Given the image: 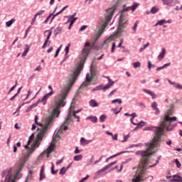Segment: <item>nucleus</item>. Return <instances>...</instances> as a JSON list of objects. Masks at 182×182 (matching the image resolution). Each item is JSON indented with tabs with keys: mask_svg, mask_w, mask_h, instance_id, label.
I'll use <instances>...</instances> for the list:
<instances>
[{
	"mask_svg": "<svg viewBox=\"0 0 182 182\" xmlns=\"http://www.w3.org/2000/svg\"><path fill=\"white\" fill-rule=\"evenodd\" d=\"M55 165L53 164V163H52V167H51V173L52 174H56V173H58V171H55Z\"/></svg>",
	"mask_w": 182,
	"mask_h": 182,
	"instance_id": "39",
	"label": "nucleus"
},
{
	"mask_svg": "<svg viewBox=\"0 0 182 182\" xmlns=\"http://www.w3.org/2000/svg\"><path fill=\"white\" fill-rule=\"evenodd\" d=\"M45 14V10H41V11H39L38 12H37L36 14V16H39L41 15H43Z\"/></svg>",
	"mask_w": 182,
	"mask_h": 182,
	"instance_id": "42",
	"label": "nucleus"
},
{
	"mask_svg": "<svg viewBox=\"0 0 182 182\" xmlns=\"http://www.w3.org/2000/svg\"><path fill=\"white\" fill-rule=\"evenodd\" d=\"M114 11H116V6H112L106 10L107 15L105 16V21L101 25L97 33L101 36L103 34V33L105 32V29H106V26H107L110 21H112V18L113 16V14H114Z\"/></svg>",
	"mask_w": 182,
	"mask_h": 182,
	"instance_id": "6",
	"label": "nucleus"
},
{
	"mask_svg": "<svg viewBox=\"0 0 182 182\" xmlns=\"http://www.w3.org/2000/svg\"><path fill=\"white\" fill-rule=\"evenodd\" d=\"M89 105L91 107H97L99 106V103H97V101L95 100H90Z\"/></svg>",
	"mask_w": 182,
	"mask_h": 182,
	"instance_id": "20",
	"label": "nucleus"
},
{
	"mask_svg": "<svg viewBox=\"0 0 182 182\" xmlns=\"http://www.w3.org/2000/svg\"><path fill=\"white\" fill-rule=\"evenodd\" d=\"M87 120H91V122H92V123H97V117H88L87 118Z\"/></svg>",
	"mask_w": 182,
	"mask_h": 182,
	"instance_id": "28",
	"label": "nucleus"
},
{
	"mask_svg": "<svg viewBox=\"0 0 182 182\" xmlns=\"http://www.w3.org/2000/svg\"><path fill=\"white\" fill-rule=\"evenodd\" d=\"M131 122L132 123V124H134V126H137V127H143L145 124L146 122L141 121L139 123H134L133 122V118H131Z\"/></svg>",
	"mask_w": 182,
	"mask_h": 182,
	"instance_id": "19",
	"label": "nucleus"
},
{
	"mask_svg": "<svg viewBox=\"0 0 182 182\" xmlns=\"http://www.w3.org/2000/svg\"><path fill=\"white\" fill-rule=\"evenodd\" d=\"M42 100H39L37 103H44L43 102H41ZM38 106V104H33L29 107V109L31 110V109H33V107H36Z\"/></svg>",
	"mask_w": 182,
	"mask_h": 182,
	"instance_id": "35",
	"label": "nucleus"
},
{
	"mask_svg": "<svg viewBox=\"0 0 182 182\" xmlns=\"http://www.w3.org/2000/svg\"><path fill=\"white\" fill-rule=\"evenodd\" d=\"M61 33H62V28H60V27H57L54 30V35H55V36H58V35H59Z\"/></svg>",
	"mask_w": 182,
	"mask_h": 182,
	"instance_id": "24",
	"label": "nucleus"
},
{
	"mask_svg": "<svg viewBox=\"0 0 182 182\" xmlns=\"http://www.w3.org/2000/svg\"><path fill=\"white\" fill-rule=\"evenodd\" d=\"M137 29V21L134 23L133 26V30L134 32H136V30Z\"/></svg>",
	"mask_w": 182,
	"mask_h": 182,
	"instance_id": "58",
	"label": "nucleus"
},
{
	"mask_svg": "<svg viewBox=\"0 0 182 182\" xmlns=\"http://www.w3.org/2000/svg\"><path fill=\"white\" fill-rule=\"evenodd\" d=\"M124 152H120L119 154H114V155H112L111 156H109V158H107L106 159V163H109V160H110V159H114V157H117V156H120V154H123Z\"/></svg>",
	"mask_w": 182,
	"mask_h": 182,
	"instance_id": "31",
	"label": "nucleus"
},
{
	"mask_svg": "<svg viewBox=\"0 0 182 182\" xmlns=\"http://www.w3.org/2000/svg\"><path fill=\"white\" fill-rule=\"evenodd\" d=\"M80 112H82V109L73 111L72 109V107H70L69 109L68 117H67L66 119L65 120V122H63V124H70V122L72 121V116H75V114H77V113H79Z\"/></svg>",
	"mask_w": 182,
	"mask_h": 182,
	"instance_id": "10",
	"label": "nucleus"
},
{
	"mask_svg": "<svg viewBox=\"0 0 182 182\" xmlns=\"http://www.w3.org/2000/svg\"><path fill=\"white\" fill-rule=\"evenodd\" d=\"M106 79H107L109 80V82L103 87V90H107V89H109V87H112V86H113L114 85V81H112V80L110 79V77H105Z\"/></svg>",
	"mask_w": 182,
	"mask_h": 182,
	"instance_id": "14",
	"label": "nucleus"
},
{
	"mask_svg": "<svg viewBox=\"0 0 182 182\" xmlns=\"http://www.w3.org/2000/svg\"><path fill=\"white\" fill-rule=\"evenodd\" d=\"M68 124H63V125L60 127V129H58V132H55V134L53 136L52 142L48 146V147L45 151H43V152L42 154H41L39 157H47V158L49 157V154H50V153H52V151H53V150H55V146L56 141H58V139H59V137H60V135H59V133H60L62 132V130H64V131L68 130Z\"/></svg>",
	"mask_w": 182,
	"mask_h": 182,
	"instance_id": "4",
	"label": "nucleus"
},
{
	"mask_svg": "<svg viewBox=\"0 0 182 182\" xmlns=\"http://www.w3.org/2000/svg\"><path fill=\"white\" fill-rule=\"evenodd\" d=\"M167 21H166V20H161V21H158L156 23V26H161L162 25H164V23H166Z\"/></svg>",
	"mask_w": 182,
	"mask_h": 182,
	"instance_id": "34",
	"label": "nucleus"
},
{
	"mask_svg": "<svg viewBox=\"0 0 182 182\" xmlns=\"http://www.w3.org/2000/svg\"><path fill=\"white\" fill-rule=\"evenodd\" d=\"M151 66H152L151 61H149V62H148V68H149V70H151Z\"/></svg>",
	"mask_w": 182,
	"mask_h": 182,
	"instance_id": "55",
	"label": "nucleus"
},
{
	"mask_svg": "<svg viewBox=\"0 0 182 182\" xmlns=\"http://www.w3.org/2000/svg\"><path fill=\"white\" fill-rule=\"evenodd\" d=\"M175 163L178 168H180V167H181V164L180 163V161H178V159H175Z\"/></svg>",
	"mask_w": 182,
	"mask_h": 182,
	"instance_id": "44",
	"label": "nucleus"
},
{
	"mask_svg": "<svg viewBox=\"0 0 182 182\" xmlns=\"http://www.w3.org/2000/svg\"><path fill=\"white\" fill-rule=\"evenodd\" d=\"M89 178V175H87L85 177L82 178L79 182H85Z\"/></svg>",
	"mask_w": 182,
	"mask_h": 182,
	"instance_id": "51",
	"label": "nucleus"
},
{
	"mask_svg": "<svg viewBox=\"0 0 182 182\" xmlns=\"http://www.w3.org/2000/svg\"><path fill=\"white\" fill-rule=\"evenodd\" d=\"M164 5H168V6H174L176 5V1L173 0H162Z\"/></svg>",
	"mask_w": 182,
	"mask_h": 182,
	"instance_id": "15",
	"label": "nucleus"
},
{
	"mask_svg": "<svg viewBox=\"0 0 182 182\" xmlns=\"http://www.w3.org/2000/svg\"><path fill=\"white\" fill-rule=\"evenodd\" d=\"M42 70V67L41 65H38L36 69H35V71L36 72H39Z\"/></svg>",
	"mask_w": 182,
	"mask_h": 182,
	"instance_id": "54",
	"label": "nucleus"
},
{
	"mask_svg": "<svg viewBox=\"0 0 182 182\" xmlns=\"http://www.w3.org/2000/svg\"><path fill=\"white\" fill-rule=\"evenodd\" d=\"M48 89H50L51 91L50 92H48V94H46V95H44L43 97V98L41 99V100L40 102H43V105L46 104V100H48V99H49V97H50V96H52V95H53V88H52L51 85L48 86Z\"/></svg>",
	"mask_w": 182,
	"mask_h": 182,
	"instance_id": "11",
	"label": "nucleus"
},
{
	"mask_svg": "<svg viewBox=\"0 0 182 182\" xmlns=\"http://www.w3.org/2000/svg\"><path fill=\"white\" fill-rule=\"evenodd\" d=\"M115 49H116V43H113L112 46V49H111L112 53L114 52Z\"/></svg>",
	"mask_w": 182,
	"mask_h": 182,
	"instance_id": "47",
	"label": "nucleus"
},
{
	"mask_svg": "<svg viewBox=\"0 0 182 182\" xmlns=\"http://www.w3.org/2000/svg\"><path fill=\"white\" fill-rule=\"evenodd\" d=\"M15 18H11L10 21H6V26H7V28H10V26H12V23H14V22H15Z\"/></svg>",
	"mask_w": 182,
	"mask_h": 182,
	"instance_id": "29",
	"label": "nucleus"
},
{
	"mask_svg": "<svg viewBox=\"0 0 182 182\" xmlns=\"http://www.w3.org/2000/svg\"><path fill=\"white\" fill-rule=\"evenodd\" d=\"M59 52H60V48L57 49L54 58H58V55H59Z\"/></svg>",
	"mask_w": 182,
	"mask_h": 182,
	"instance_id": "53",
	"label": "nucleus"
},
{
	"mask_svg": "<svg viewBox=\"0 0 182 182\" xmlns=\"http://www.w3.org/2000/svg\"><path fill=\"white\" fill-rule=\"evenodd\" d=\"M170 65H171V63H166V64L164 65L162 67H158L156 68V70H157V72H159V70H161V69H164L165 68H167V66H170Z\"/></svg>",
	"mask_w": 182,
	"mask_h": 182,
	"instance_id": "33",
	"label": "nucleus"
},
{
	"mask_svg": "<svg viewBox=\"0 0 182 182\" xmlns=\"http://www.w3.org/2000/svg\"><path fill=\"white\" fill-rule=\"evenodd\" d=\"M130 9H132V6H128L122 10V14H123V12H127L128 11H130Z\"/></svg>",
	"mask_w": 182,
	"mask_h": 182,
	"instance_id": "48",
	"label": "nucleus"
},
{
	"mask_svg": "<svg viewBox=\"0 0 182 182\" xmlns=\"http://www.w3.org/2000/svg\"><path fill=\"white\" fill-rule=\"evenodd\" d=\"M159 11V9L156 7V6H154L151 9V14H157Z\"/></svg>",
	"mask_w": 182,
	"mask_h": 182,
	"instance_id": "32",
	"label": "nucleus"
},
{
	"mask_svg": "<svg viewBox=\"0 0 182 182\" xmlns=\"http://www.w3.org/2000/svg\"><path fill=\"white\" fill-rule=\"evenodd\" d=\"M68 169L66 168L63 167L60 171V174H65Z\"/></svg>",
	"mask_w": 182,
	"mask_h": 182,
	"instance_id": "45",
	"label": "nucleus"
},
{
	"mask_svg": "<svg viewBox=\"0 0 182 182\" xmlns=\"http://www.w3.org/2000/svg\"><path fill=\"white\" fill-rule=\"evenodd\" d=\"M89 143H90V141L87 140L86 139H85L84 137H82L80 139V144L82 146H86V144H89Z\"/></svg>",
	"mask_w": 182,
	"mask_h": 182,
	"instance_id": "22",
	"label": "nucleus"
},
{
	"mask_svg": "<svg viewBox=\"0 0 182 182\" xmlns=\"http://www.w3.org/2000/svg\"><path fill=\"white\" fill-rule=\"evenodd\" d=\"M47 130H48V125H46V127L43 129H42L38 134H37L36 139L31 145V149H30V151H27L23 155V164H21L18 166L16 174H19V173H21V171L22 170V167H23V164H25V163H26V161H28V160L29 159V157H31V156L33 153V151H35V150H36V147H39V145H38V144L39 141H42V140H43V137L45 136H46Z\"/></svg>",
	"mask_w": 182,
	"mask_h": 182,
	"instance_id": "3",
	"label": "nucleus"
},
{
	"mask_svg": "<svg viewBox=\"0 0 182 182\" xmlns=\"http://www.w3.org/2000/svg\"><path fill=\"white\" fill-rule=\"evenodd\" d=\"M134 69H137V68H140L141 66V63L140 62H136L133 63Z\"/></svg>",
	"mask_w": 182,
	"mask_h": 182,
	"instance_id": "36",
	"label": "nucleus"
},
{
	"mask_svg": "<svg viewBox=\"0 0 182 182\" xmlns=\"http://www.w3.org/2000/svg\"><path fill=\"white\" fill-rule=\"evenodd\" d=\"M106 115L103 114V115H101L100 117V121L103 123V122H105L106 120Z\"/></svg>",
	"mask_w": 182,
	"mask_h": 182,
	"instance_id": "40",
	"label": "nucleus"
},
{
	"mask_svg": "<svg viewBox=\"0 0 182 182\" xmlns=\"http://www.w3.org/2000/svg\"><path fill=\"white\" fill-rule=\"evenodd\" d=\"M86 28H87V26H81V28H80V31H85V29H86Z\"/></svg>",
	"mask_w": 182,
	"mask_h": 182,
	"instance_id": "61",
	"label": "nucleus"
},
{
	"mask_svg": "<svg viewBox=\"0 0 182 182\" xmlns=\"http://www.w3.org/2000/svg\"><path fill=\"white\" fill-rule=\"evenodd\" d=\"M24 51L23 53H22V57L23 58H25V56L28 54V52H29V49H30V47L28 45H26V47L24 48Z\"/></svg>",
	"mask_w": 182,
	"mask_h": 182,
	"instance_id": "23",
	"label": "nucleus"
},
{
	"mask_svg": "<svg viewBox=\"0 0 182 182\" xmlns=\"http://www.w3.org/2000/svg\"><path fill=\"white\" fill-rule=\"evenodd\" d=\"M159 160H160V157L158 158V160L156 161V162L154 164L149 166V168L156 167V166H157V164H159Z\"/></svg>",
	"mask_w": 182,
	"mask_h": 182,
	"instance_id": "52",
	"label": "nucleus"
},
{
	"mask_svg": "<svg viewBox=\"0 0 182 182\" xmlns=\"http://www.w3.org/2000/svg\"><path fill=\"white\" fill-rule=\"evenodd\" d=\"M1 176L5 178V182H16V175L12 176V172H3Z\"/></svg>",
	"mask_w": 182,
	"mask_h": 182,
	"instance_id": "9",
	"label": "nucleus"
},
{
	"mask_svg": "<svg viewBox=\"0 0 182 182\" xmlns=\"http://www.w3.org/2000/svg\"><path fill=\"white\" fill-rule=\"evenodd\" d=\"M165 55H166V48H162L161 53L158 55V59H159V60H161V59H163Z\"/></svg>",
	"mask_w": 182,
	"mask_h": 182,
	"instance_id": "21",
	"label": "nucleus"
},
{
	"mask_svg": "<svg viewBox=\"0 0 182 182\" xmlns=\"http://www.w3.org/2000/svg\"><path fill=\"white\" fill-rule=\"evenodd\" d=\"M100 36H102L100 34H99L97 33H96V35H95V36L94 38V42L92 43L91 49H92V48H93V46H95V44L96 43V42H97V40L99 39V38H100Z\"/></svg>",
	"mask_w": 182,
	"mask_h": 182,
	"instance_id": "25",
	"label": "nucleus"
},
{
	"mask_svg": "<svg viewBox=\"0 0 182 182\" xmlns=\"http://www.w3.org/2000/svg\"><path fill=\"white\" fill-rule=\"evenodd\" d=\"M149 43H146V44H145L144 46V47H141L140 49H139V52H143V50H144V49H146V48H147V46H149Z\"/></svg>",
	"mask_w": 182,
	"mask_h": 182,
	"instance_id": "46",
	"label": "nucleus"
},
{
	"mask_svg": "<svg viewBox=\"0 0 182 182\" xmlns=\"http://www.w3.org/2000/svg\"><path fill=\"white\" fill-rule=\"evenodd\" d=\"M112 103H119V105H122V100L120 99L113 100L112 101Z\"/></svg>",
	"mask_w": 182,
	"mask_h": 182,
	"instance_id": "43",
	"label": "nucleus"
},
{
	"mask_svg": "<svg viewBox=\"0 0 182 182\" xmlns=\"http://www.w3.org/2000/svg\"><path fill=\"white\" fill-rule=\"evenodd\" d=\"M18 96V94H15L12 97L10 98V101L13 102V100H15V98Z\"/></svg>",
	"mask_w": 182,
	"mask_h": 182,
	"instance_id": "60",
	"label": "nucleus"
},
{
	"mask_svg": "<svg viewBox=\"0 0 182 182\" xmlns=\"http://www.w3.org/2000/svg\"><path fill=\"white\" fill-rule=\"evenodd\" d=\"M130 137L129 135L124 136V140L122 141H127V139Z\"/></svg>",
	"mask_w": 182,
	"mask_h": 182,
	"instance_id": "63",
	"label": "nucleus"
},
{
	"mask_svg": "<svg viewBox=\"0 0 182 182\" xmlns=\"http://www.w3.org/2000/svg\"><path fill=\"white\" fill-rule=\"evenodd\" d=\"M173 115V109H170L167 111L166 114L164 115V117L161 119V126L162 127H166V132H171L174 129V127L171 124L172 122H176L177 120V117H170V116Z\"/></svg>",
	"mask_w": 182,
	"mask_h": 182,
	"instance_id": "5",
	"label": "nucleus"
},
{
	"mask_svg": "<svg viewBox=\"0 0 182 182\" xmlns=\"http://www.w3.org/2000/svg\"><path fill=\"white\" fill-rule=\"evenodd\" d=\"M117 164V161H116L109 164L108 165L105 166L102 169L99 170L97 171L98 174H100V173H103V172L106 171V170H109V168H110V167H112V166H114V164Z\"/></svg>",
	"mask_w": 182,
	"mask_h": 182,
	"instance_id": "13",
	"label": "nucleus"
},
{
	"mask_svg": "<svg viewBox=\"0 0 182 182\" xmlns=\"http://www.w3.org/2000/svg\"><path fill=\"white\" fill-rule=\"evenodd\" d=\"M29 144H31V140L28 141L27 145L24 146V149H29Z\"/></svg>",
	"mask_w": 182,
	"mask_h": 182,
	"instance_id": "56",
	"label": "nucleus"
},
{
	"mask_svg": "<svg viewBox=\"0 0 182 182\" xmlns=\"http://www.w3.org/2000/svg\"><path fill=\"white\" fill-rule=\"evenodd\" d=\"M117 38V33L109 36L103 43V45H109L113 42L114 39Z\"/></svg>",
	"mask_w": 182,
	"mask_h": 182,
	"instance_id": "12",
	"label": "nucleus"
},
{
	"mask_svg": "<svg viewBox=\"0 0 182 182\" xmlns=\"http://www.w3.org/2000/svg\"><path fill=\"white\" fill-rule=\"evenodd\" d=\"M93 80V73H91V75L87 73L85 77V81H84L80 87H79V90H82V89H85V87H87L90 85V82Z\"/></svg>",
	"mask_w": 182,
	"mask_h": 182,
	"instance_id": "8",
	"label": "nucleus"
},
{
	"mask_svg": "<svg viewBox=\"0 0 182 182\" xmlns=\"http://www.w3.org/2000/svg\"><path fill=\"white\" fill-rule=\"evenodd\" d=\"M117 91V90H112V91L109 93V96H113V95H114V93H116Z\"/></svg>",
	"mask_w": 182,
	"mask_h": 182,
	"instance_id": "59",
	"label": "nucleus"
},
{
	"mask_svg": "<svg viewBox=\"0 0 182 182\" xmlns=\"http://www.w3.org/2000/svg\"><path fill=\"white\" fill-rule=\"evenodd\" d=\"M112 140H117V134L112 136Z\"/></svg>",
	"mask_w": 182,
	"mask_h": 182,
	"instance_id": "64",
	"label": "nucleus"
},
{
	"mask_svg": "<svg viewBox=\"0 0 182 182\" xmlns=\"http://www.w3.org/2000/svg\"><path fill=\"white\" fill-rule=\"evenodd\" d=\"M151 107L154 110H156V109H158L159 107H157V102H152Z\"/></svg>",
	"mask_w": 182,
	"mask_h": 182,
	"instance_id": "41",
	"label": "nucleus"
},
{
	"mask_svg": "<svg viewBox=\"0 0 182 182\" xmlns=\"http://www.w3.org/2000/svg\"><path fill=\"white\" fill-rule=\"evenodd\" d=\"M82 61L74 70L71 77V82L68 85L65 87L64 89L61 90L60 93L56 97L54 105L53 106L52 114L48 117L44 126L43 124L38 122V115L35 116L34 121L36 124H37V126L41 127V129L38 128L37 129L38 131V134H39V133L42 132V130H43V129H45L46 126L48 127L46 134H48V132L50 130V125L53 123V119H55V117H59V114H60V111L59 110V109H60V107H63V106L66 105L65 100H66L68 93H69V90H70V88L72 87V86H73V83L76 82V80L77 79V77H79V75H80L82 70H83V64L85 63V62H86V59H87L89 53H90V50H82Z\"/></svg>",
	"mask_w": 182,
	"mask_h": 182,
	"instance_id": "1",
	"label": "nucleus"
},
{
	"mask_svg": "<svg viewBox=\"0 0 182 182\" xmlns=\"http://www.w3.org/2000/svg\"><path fill=\"white\" fill-rule=\"evenodd\" d=\"M15 87H16V85H14L9 91V95L11 93V92H13V90H15Z\"/></svg>",
	"mask_w": 182,
	"mask_h": 182,
	"instance_id": "57",
	"label": "nucleus"
},
{
	"mask_svg": "<svg viewBox=\"0 0 182 182\" xmlns=\"http://www.w3.org/2000/svg\"><path fill=\"white\" fill-rule=\"evenodd\" d=\"M126 23H127V20H126V16L122 14L119 19L118 33L122 32L124 28H126V26H124Z\"/></svg>",
	"mask_w": 182,
	"mask_h": 182,
	"instance_id": "7",
	"label": "nucleus"
},
{
	"mask_svg": "<svg viewBox=\"0 0 182 182\" xmlns=\"http://www.w3.org/2000/svg\"><path fill=\"white\" fill-rule=\"evenodd\" d=\"M76 21H77V17L75 18H70V17L68 19V22H70L71 23H75V22H76Z\"/></svg>",
	"mask_w": 182,
	"mask_h": 182,
	"instance_id": "38",
	"label": "nucleus"
},
{
	"mask_svg": "<svg viewBox=\"0 0 182 182\" xmlns=\"http://www.w3.org/2000/svg\"><path fill=\"white\" fill-rule=\"evenodd\" d=\"M143 92H144L145 93H147L148 95H150L152 99H156L157 97V95H156V94L154 92L150 91L149 90L144 89Z\"/></svg>",
	"mask_w": 182,
	"mask_h": 182,
	"instance_id": "17",
	"label": "nucleus"
},
{
	"mask_svg": "<svg viewBox=\"0 0 182 182\" xmlns=\"http://www.w3.org/2000/svg\"><path fill=\"white\" fill-rule=\"evenodd\" d=\"M145 130H151L155 132L152 141L150 143H146V149L145 151H137L135 154L136 156H141L138 168L135 173V177L132 179L133 182H141L144 180V174H146V167L149 164V160L150 156L154 153V149L159 146V143L163 136V133L166 130L165 127H148L145 128Z\"/></svg>",
	"mask_w": 182,
	"mask_h": 182,
	"instance_id": "2",
	"label": "nucleus"
},
{
	"mask_svg": "<svg viewBox=\"0 0 182 182\" xmlns=\"http://www.w3.org/2000/svg\"><path fill=\"white\" fill-rule=\"evenodd\" d=\"M83 158V156H82V155H77V156H75V157H74V160L75 161H80V160L81 159H82Z\"/></svg>",
	"mask_w": 182,
	"mask_h": 182,
	"instance_id": "37",
	"label": "nucleus"
},
{
	"mask_svg": "<svg viewBox=\"0 0 182 182\" xmlns=\"http://www.w3.org/2000/svg\"><path fill=\"white\" fill-rule=\"evenodd\" d=\"M68 8H69V6L67 5L65 6H64L60 11H59L58 13L55 14L53 17V19L55 17V16H58V15H60V14H62V12H63V11H65V9H68Z\"/></svg>",
	"mask_w": 182,
	"mask_h": 182,
	"instance_id": "30",
	"label": "nucleus"
},
{
	"mask_svg": "<svg viewBox=\"0 0 182 182\" xmlns=\"http://www.w3.org/2000/svg\"><path fill=\"white\" fill-rule=\"evenodd\" d=\"M46 176H45V173H40V179H39V181H42L43 180V178H46Z\"/></svg>",
	"mask_w": 182,
	"mask_h": 182,
	"instance_id": "50",
	"label": "nucleus"
},
{
	"mask_svg": "<svg viewBox=\"0 0 182 182\" xmlns=\"http://www.w3.org/2000/svg\"><path fill=\"white\" fill-rule=\"evenodd\" d=\"M48 32H49L48 35L47 36V38L43 45V47H42L43 49H45V48H46V45H48V42H49V39H50V36H52V31H48Z\"/></svg>",
	"mask_w": 182,
	"mask_h": 182,
	"instance_id": "16",
	"label": "nucleus"
},
{
	"mask_svg": "<svg viewBox=\"0 0 182 182\" xmlns=\"http://www.w3.org/2000/svg\"><path fill=\"white\" fill-rule=\"evenodd\" d=\"M173 181L182 182V178L180 176L174 175Z\"/></svg>",
	"mask_w": 182,
	"mask_h": 182,
	"instance_id": "27",
	"label": "nucleus"
},
{
	"mask_svg": "<svg viewBox=\"0 0 182 182\" xmlns=\"http://www.w3.org/2000/svg\"><path fill=\"white\" fill-rule=\"evenodd\" d=\"M100 89H102V86H97L93 89V91L95 92V90H100Z\"/></svg>",
	"mask_w": 182,
	"mask_h": 182,
	"instance_id": "62",
	"label": "nucleus"
},
{
	"mask_svg": "<svg viewBox=\"0 0 182 182\" xmlns=\"http://www.w3.org/2000/svg\"><path fill=\"white\" fill-rule=\"evenodd\" d=\"M140 4H139L138 3H134L132 6H131V10L132 11V12H134L136 11V9H137V8H139Z\"/></svg>",
	"mask_w": 182,
	"mask_h": 182,
	"instance_id": "26",
	"label": "nucleus"
},
{
	"mask_svg": "<svg viewBox=\"0 0 182 182\" xmlns=\"http://www.w3.org/2000/svg\"><path fill=\"white\" fill-rule=\"evenodd\" d=\"M168 83H170V85H172L174 87H176V89L182 90V85H180L177 82H173L170 80H168Z\"/></svg>",
	"mask_w": 182,
	"mask_h": 182,
	"instance_id": "18",
	"label": "nucleus"
},
{
	"mask_svg": "<svg viewBox=\"0 0 182 182\" xmlns=\"http://www.w3.org/2000/svg\"><path fill=\"white\" fill-rule=\"evenodd\" d=\"M70 48V44H68L66 47H65V55H68V53H69V49Z\"/></svg>",
	"mask_w": 182,
	"mask_h": 182,
	"instance_id": "49",
	"label": "nucleus"
}]
</instances>
